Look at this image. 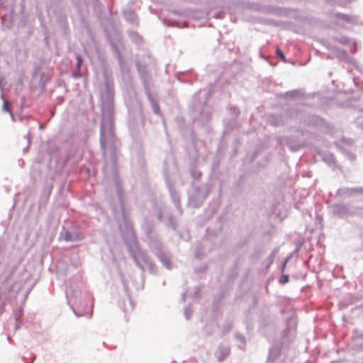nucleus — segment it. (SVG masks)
Listing matches in <instances>:
<instances>
[{
	"label": "nucleus",
	"mask_w": 363,
	"mask_h": 363,
	"mask_svg": "<svg viewBox=\"0 0 363 363\" xmlns=\"http://www.w3.org/2000/svg\"><path fill=\"white\" fill-rule=\"evenodd\" d=\"M70 235L69 233H66V235H65V240H70Z\"/></svg>",
	"instance_id": "423d86ee"
},
{
	"label": "nucleus",
	"mask_w": 363,
	"mask_h": 363,
	"mask_svg": "<svg viewBox=\"0 0 363 363\" xmlns=\"http://www.w3.org/2000/svg\"><path fill=\"white\" fill-rule=\"evenodd\" d=\"M337 41L343 45H348L351 43V40L345 36L337 38Z\"/></svg>",
	"instance_id": "f03ea898"
},
{
	"label": "nucleus",
	"mask_w": 363,
	"mask_h": 363,
	"mask_svg": "<svg viewBox=\"0 0 363 363\" xmlns=\"http://www.w3.org/2000/svg\"><path fill=\"white\" fill-rule=\"evenodd\" d=\"M277 55L281 57V59L283 60V61H285V57L283 54V52L279 50V49H277Z\"/></svg>",
	"instance_id": "39448f33"
},
{
	"label": "nucleus",
	"mask_w": 363,
	"mask_h": 363,
	"mask_svg": "<svg viewBox=\"0 0 363 363\" xmlns=\"http://www.w3.org/2000/svg\"><path fill=\"white\" fill-rule=\"evenodd\" d=\"M78 61H79V64H80V62H81V58L80 57H78Z\"/></svg>",
	"instance_id": "0eeeda50"
},
{
	"label": "nucleus",
	"mask_w": 363,
	"mask_h": 363,
	"mask_svg": "<svg viewBox=\"0 0 363 363\" xmlns=\"http://www.w3.org/2000/svg\"><path fill=\"white\" fill-rule=\"evenodd\" d=\"M10 104L8 101H5L3 105V110L9 112L12 116V112L10 109Z\"/></svg>",
	"instance_id": "7ed1b4c3"
},
{
	"label": "nucleus",
	"mask_w": 363,
	"mask_h": 363,
	"mask_svg": "<svg viewBox=\"0 0 363 363\" xmlns=\"http://www.w3.org/2000/svg\"><path fill=\"white\" fill-rule=\"evenodd\" d=\"M353 18L347 14L337 13L335 15V22L340 26H345V24L353 23Z\"/></svg>",
	"instance_id": "f257e3e1"
},
{
	"label": "nucleus",
	"mask_w": 363,
	"mask_h": 363,
	"mask_svg": "<svg viewBox=\"0 0 363 363\" xmlns=\"http://www.w3.org/2000/svg\"><path fill=\"white\" fill-rule=\"evenodd\" d=\"M289 281V276L283 275L280 279V282L282 284H286Z\"/></svg>",
	"instance_id": "20e7f679"
}]
</instances>
